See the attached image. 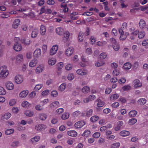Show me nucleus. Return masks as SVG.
<instances>
[{"label": "nucleus", "instance_id": "11", "mask_svg": "<svg viewBox=\"0 0 148 148\" xmlns=\"http://www.w3.org/2000/svg\"><path fill=\"white\" fill-rule=\"evenodd\" d=\"M44 68V65L42 64L39 65L36 69V73L38 74L41 73L43 70Z\"/></svg>", "mask_w": 148, "mask_h": 148}, {"label": "nucleus", "instance_id": "30", "mask_svg": "<svg viewBox=\"0 0 148 148\" xmlns=\"http://www.w3.org/2000/svg\"><path fill=\"white\" fill-rule=\"evenodd\" d=\"M64 40L65 41H67L70 36V33L68 31H66L64 32Z\"/></svg>", "mask_w": 148, "mask_h": 148}, {"label": "nucleus", "instance_id": "45", "mask_svg": "<svg viewBox=\"0 0 148 148\" xmlns=\"http://www.w3.org/2000/svg\"><path fill=\"white\" fill-rule=\"evenodd\" d=\"M66 87V85L65 83L62 84L59 87L58 89L59 90L62 91L65 90Z\"/></svg>", "mask_w": 148, "mask_h": 148}, {"label": "nucleus", "instance_id": "51", "mask_svg": "<svg viewBox=\"0 0 148 148\" xmlns=\"http://www.w3.org/2000/svg\"><path fill=\"white\" fill-rule=\"evenodd\" d=\"M90 134V131L89 130H86L83 134L82 135L86 137L88 136Z\"/></svg>", "mask_w": 148, "mask_h": 148}, {"label": "nucleus", "instance_id": "39", "mask_svg": "<svg viewBox=\"0 0 148 148\" xmlns=\"http://www.w3.org/2000/svg\"><path fill=\"white\" fill-rule=\"evenodd\" d=\"M99 119V117L98 116L95 115L92 116L90 118V121L92 122H95L97 121Z\"/></svg>", "mask_w": 148, "mask_h": 148}, {"label": "nucleus", "instance_id": "4", "mask_svg": "<svg viewBox=\"0 0 148 148\" xmlns=\"http://www.w3.org/2000/svg\"><path fill=\"white\" fill-rule=\"evenodd\" d=\"M85 124V122L83 121H81L76 123L74 125V127L76 129H79L82 127Z\"/></svg>", "mask_w": 148, "mask_h": 148}, {"label": "nucleus", "instance_id": "19", "mask_svg": "<svg viewBox=\"0 0 148 148\" xmlns=\"http://www.w3.org/2000/svg\"><path fill=\"white\" fill-rule=\"evenodd\" d=\"M21 105L23 107L28 108L31 106V104L26 101H24L22 103Z\"/></svg>", "mask_w": 148, "mask_h": 148}, {"label": "nucleus", "instance_id": "64", "mask_svg": "<svg viewBox=\"0 0 148 148\" xmlns=\"http://www.w3.org/2000/svg\"><path fill=\"white\" fill-rule=\"evenodd\" d=\"M90 40L91 44L93 45V44H95L96 40L95 37L92 36L90 37Z\"/></svg>", "mask_w": 148, "mask_h": 148}, {"label": "nucleus", "instance_id": "16", "mask_svg": "<svg viewBox=\"0 0 148 148\" xmlns=\"http://www.w3.org/2000/svg\"><path fill=\"white\" fill-rule=\"evenodd\" d=\"M41 53V49L40 48H37L35 50L34 53V56L35 57L38 58L40 56Z\"/></svg>", "mask_w": 148, "mask_h": 148}, {"label": "nucleus", "instance_id": "31", "mask_svg": "<svg viewBox=\"0 0 148 148\" xmlns=\"http://www.w3.org/2000/svg\"><path fill=\"white\" fill-rule=\"evenodd\" d=\"M37 63L36 59H34L30 61L29 63V66L31 67H33L36 65Z\"/></svg>", "mask_w": 148, "mask_h": 148}, {"label": "nucleus", "instance_id": "49", "mask_svg": "<svg viewBox=\"0 0 148 148\" xmlns=\"http://www.w3.org/2000/svg\"><path fill=\"white\" fill-rule=\"evenodd\" d=\"M14 131V130L13 129H8L5 130V134L7 135H10L13 133Z\"/></svg>", "mask_w": 148, "mask_h": 148}, {"label": "nucleus", "instance_id": "62", "mask_svg": "<svg viewBox=\"0 0 148 148\" xmlns=\"http://www.w3.org/2000/svg\"><path fill=\"white\" fill-rule=\"evenodd\" d=\"M131 87L130 85H125L123 86L122 89L124 91L128 90L130 89Z\"/></svg>", "mask_w": 148, "mask_h": 148}, {"label": "nucleus", "instance_id": "57", "mask_svg": "<svg viewBox=\"0 0 148 148\" xmlns=\"http://www.w3.org/2000/svg\"><path fill=\"white\" fill-rule=\"evenodd\" d=\"M99 56L101 59H104L106 58L107 54L105 52H103L100 54Z\"/></svg>", "mask_w": 148, "mask_h": 148}, {"label": "nucleus", "instance_id": "41", "mask_svg": "<svg viewBox=\"0 0 148 148\" xmlns=\"http://www.w3.org/2000/svg\"><path fill=\"white\" fill-rule=\"evenodd\" d=\"M90 88L87 86L84 87L82 89V91L83 93H88L90 92Z\"/></svg>", "mask_w": 148, "mask_h": 148}, {"label": "nucleus", "instance_id": "8", "mask_svg": "<svg viewBox=\"0 0 148 148\" xmlns=\"http://www.w3.org/2000/svg\"><path fill=\"white\" fill-rule=\"evenodd\" d=\"M56 62V60L53 57H49L48 59V64L49 65L53 66Z\"/></svg>", "mask_w": 148, "mask_h": 148}, {"label": "nucleus", "instance_id": "43", "mask_svg": "<svg viewBox=\"0 0 148 148\" xmlns=\"http://www.w3.org/2000/svg\"><path fill=\"white\" fill-rule=\"evenodd\" d=\"M105 64L104 61L102 60H99L95 63V65L97 67L102 66Z\"/></svg>", "mask_w": 148, "mask_h": 148}, {"label": "nucleus", "instance_id": "10", "mask_svg": "<svg viewBox=\"0 0 148 148\" xmlns=\"http://www.w3.org/2000/svg\"><path fill=\"white\" fill-rule=\"evenodd\" d=\"M78 14V13L77 12H74L71 13L69 16L71 19L72 20H77L78 19V16L77 15Z\"/></svg>", "mask_w": 148, "mask_h": 148}, {"label": "nucleus", "instance_id": "59", "mask_svg": "<svg viewBox=\"0 0 148 148\" xmlns=\"http://www.w3.org/2000/svg\"><path fill=\"white\" fill-rule=\"evenodd\" d=\"M6 93L5 90L3 87H0V95H4Z\"/></svg>", "mask_w": 148, "mask_h": 148}, {"label": "nucleus", "instance_id": "46", "mask_svg": "<svg viewBox=\"0 0 148 148\" xmlns=\"http://www.w3.org/2000/svg\"><path fill=\"white\" fill-rule=\"evenodd\" d=\"M47 116L46 114H40L39 115V119L41 120H45L47 118Z\"/></svg>", "mask_w": 148, "mask_h": 148}, {"label": "nucleus", "instance_id": "36", "mask_svg": "<svg viewBox=\"0 0 148 148\" xmlns=\"http://www.w3.org/2000/svg\"><path fill=\"white\" fill-rule=\"evenodd\" d=\"M137 114V111L135 110H132L129 112V115L130 117H134Z\"/></svg>", "mask_w": 148, "mask_h": 148}, {"label": "nucleus", "instance_id": "17", "mask_svg": "<svg viewBox=\"0 0 148 148\" xmlns=\"http://www.w3.org/2000/svg\"><path fill=\"white\" fill-rule=\"evenodd\" d=\"M93 112V110L91 109L86 111H84L82 112L83 116L89 117L92 114Z\"/></svg>", "mask_w": 148, "mask_h": 148}, {"label": "nucleus", "instance_id": "52", "mask_svg": "<svg viewBox=\"0 0 148 148\" xmlns=\"http://www.w3.org/2000/svg\"><path fill=\"white\" fill-rule=\"evenodd\" d=\"M43 86L42 84H39L36 85L34 88V90L36 91L39 90Z\"/></svg>", "mask_w": 148, "mask_h": 148}, {"label": "nucleus", "instance_id": "21", "mask_svg": "<svg viewBox=\"0 0 148 148\" xmlns=\"http://www.w3.org/2000/svg\"><path fill=\"white\" fill-rule=\"evenodd\" d=\"M139 25L140 28L143 29L146 26V23L144 20L141 19L140 20Z\"/></svg>", "mask_w": 148, "mask_h": 148}, {"label": "nucleus", "instance_id": "9", "mask_svg": "<svg viewBox=\"0 0 148 148\" xmlns=\"http://www.w3.org/2000/svg\"><path fill=\"white\" fill-rule=\"evenodd\" d=\"M60 106V103L58 101H54L52 102L49 105V108L52 109L57 108Z\"/></svg>", "mask_w": 148, "mask_h": 148}, {"label": "nucleus", "instance_id": "61", "mask_svg": "<svg viewBox=\"0 0 148 148\" xmlns=\"http://www.w3.org/2000/svg\"><path fill=\"white\" fill-rule=\"evenodd\" d=\"M11 116V114L10 113H7L3 115V119L7 120Z\"/></svg>", "mask_w": 148, "mask_h": 148}, {"label": "nucleus", "instance_id": "48", "mask_svg": "<svg viewBox=\"0 0 148 148\" xmlns=\"http://www.w3.org/2000/svg\"><path fill=\"white\" fill-rule=\"evenodd\" d=\"M137 121V119L135 118H132L130 119L128 121L129 125H133Z\"/></svg>", "mask_w": 148, "mask_h": 148}, {"label": "nucleus", "instance_id": "44", "mask_svg": "<svg viewBox=\"0 0 148 148\" xmlns=\"http://www.w3.org/2000/svg\"><path fill=\"white\" fill-rule=\"evenodd\" d=\"M62 9L63 10V12L64 13L67 12L68 11V8L65 4H61L60 6Z\"/></svg>", "mask_w": 148, "mask_h": 148}, {"label": "nucleus", "instance_id": "40", "mask_svg": "<svg viewBox=\"0 0 148 148\" xmlns=\"http://www.w3.org/2000/svg\"><path fill=\"white\" fill-rule=\"evenodd\" d=\"M21 42L22 43L26 45H29L30 43V41L29 39H25L24 38L21 39Z\"/></svg>", "mask_w": 148, "mask_h": 148}, {"label": "nucleus", "instance_id": "2", "mask_svg": "<svg viewBox=\"0 0 148 148\" xmlns=\"http://www.w3.org/2000/svg\"><path fill=\"white\" fill-rule=\"evenodd\" d=\"M96 99V97L93 95H90L88 97L84 99V103H88L90 101H92Z\"/></svg>", "mask_w": 148, "mask_h": 148}, {"label": "nucleus", "instance_id": "37", "mask_svg": "<svg viewBox=\"0 0 148 148\" xmlns=\"http://www.w3.org/2000/svg\"><path fill=\"white\" fill-rule=\"evenodd\" d=\"M18 26V19H16L13 23L12 27L14 29L17 28Z\"/></svg>", "mask_w": 148, "mask_h": 148}, {"label": "nucleus", "instance_id": "53", "mask_svg": "<svg viewBox=\"0 0 148 148\" xmlns=\"http://www.w3.org/2000/svg\"><path fill=\"white\" fill-rule=\"evenodd\" d=\"M63 66V64L62 62H60L58 63L57 64L58 70L60 71H61Z\"/></svg>", "mask_w": 148, "mask_h": 148}, {"label": "nucleus", "instance_id": "27", "mask_svg": "<svg viewBox=\"0 0 148 148\" xmlns=\"http://www.w3.org/2000/svg\"><path fill=\"white\" fill-rule=\"evenodd\" d=\"M119 134L122 136L125 137L129 135L130 132L127 131L123 130L119 133Z\"/></svg>", "mask_w": 148, "mask_h": 148}, {"label": "nucleus", "instance_id": "58", "mask_svg": "<svg viewBox=\"0 0 148 148\" xmlns=\"http://www.w3.org/2000/svg\"><path fill=\"white\" fill-rule=\"evenodd\" d=\"M120 145V144L119 143H116L112 145L111 148H118Z\"/></svg>", "mask_w": 148, "mask_h": 148}, {"label": "nucleus", "instance_id": "63", "mask_svg": "<svg viewBox=\"0 0 148 148\" xmlns=\"http://www.w3.org/2000/svg\"><path fill=\"white\" fill-rule=\"evenodd\" d=\"M112 46L114 49L115 51H118L120 48L119 45L117 43L113 45Z\"/></svg>", "mask_w": 148, "mask_h": 148}, {"label": "nucleus", "instance_id": "23", "mask_svg": "<svg viewBox=\"0 0 148 148\" xmlns=\"http://www.w3.org/2000/svg\"><path fill=\"white\" fill-rule=\"evenodd\" d=\"M96 102H97V106L99 107H102L105 104V102L99 98L96 100Z\"/></svg>", "mask_w": 148, "mask_h": 148}, {"label": "nucleus", "instance_id": "26", "mask_svg": "<svg viewBox=\"0 0 148 148\" xmlns=\"http://www.w3.org/2000/svg\"><path fill=\"white\" fill-rule=\"evenodd\" d=\"M46 32L45 27L43 25H41L40 27V32L42 35H44Z\"/></svg>", "mask_w": 148, "mask_h": 148}, {"label": "nucleus", "instance_id": "42", "mask_svg": "<svg viewBox=\"0 0 148 148\" xmlns=\"http://www.w3.org/2000/svg\"><path fill=\"white\" fill-rule=\"evenodd\" d=\"M84 33L82 32H80L79 33L78 35V40L80 42H82L84 39Z\"/></svg>", "mask_w": 148, "mask_h": 148}, {"label": "nucleus", "instance_id": "25", "mask_svg": "<svg viewBox=\"0 0 148 148\" xmlns=\"http://www.w3.org/2000/svg\"><path fill=\"white\" fill-rule=\"evenodd\" d=\"M29 92V91L27 90H24L20 92L19 95L22 98H24L26 97Z\"/></svg>", "mask_w": 148, "mask_h": 148}, {"label": "nucleus", "instance_id": "24", "mask_svg": "<svg viewBox=\"0 0 148 148\" xmlns=\"http://www.w3.org/2000/svg\"><path fill=\"white\" fill-rule=\"evenodd\" d=\"M69 116V113L65 112L61 115L60 117L62 119L65 120L68 119Z\"/></svg>", "mask_w": 148, "mask_h": 148}, {"label": "nucleus", "instance_id": "29", "mask_svg": "<svg viewBox=\"0 0 148 148\" xmlns=\"http://www.w3.org/2000/svg\"><path fill=\"white\" fill-rule=\"evenodd\" d=\"M6 87L8 90H12L13 89L14 86L12 83L11 82H9L6 83Z\"/></svg>", "mask_w": 148, "mask_h": 148}, {"label": "nucleus", "instance_id": "13", "mask_svg": "<svg viewBox=\"0 0 148 148\" xmlns=\"http://www.w3.org/2000/svg\"><path fill=\"white\" fill-rule=\"evenodd\" d=\"M73 47H69L66 50L65 54L67 56H70L73 53Z\"/></svg>", "mask_w": 148, "mask_h": 148}, {"label": "nucleus", "instance_id": "1", "mask_svg": "<svg viewBox=\"0 0 148 148\" xmlns=\"http://www.w3.org/2000/svg\"><path fill=\"white\" fill-rule=\"evenodd\" d=\"M9 74L8 71L7 67L5 65H3L0 67V77L3 79L5 78Z\"/></svg>", "mask_w": 148, "mask_h": 148}, {"label": "nucleus", "instance_id": "28", "mask_svg": "<svg viewBox=\"0 0 148 148\" xmlns=\"http://www.w3.org/2000/svg\"><path fill=\"white\" fill-rule=\"evenodd\" d=\"M67 134L69 136L72 137H76L77 135V132L75 130H70L68 131Z\"/></svg>", "mask_w": 148, "mask_h": 148}, {"label": "nucleus", "instance_id": "3", "mask_svg": "<svg viewBox=\"0 0 148 148\" xmlns=\"http://www.w3.org/2000/svg\"><path fill=\"white\" fill-rule=\"evenodd\" d=\"M76 73L79 75H85L87 73L88 71L82 68L78 69L76 71Z\"/></svg>", "mask_w": 148, "mask_h": 148}, {"label": "nucleus", "instance_id": "55", "mask_svg": "<svg viewBox=\"0 0 148 148\" xmlns=\"http://www.w3.org/2000/svg\"><path fill=\"white\" fill-rule=\"evenodd\" d=\"M72 64L68 63L65 66L66 69L68 71L70 70L72 68Z\"/></svg>", "mask_w": 148, "mask_h": 148}, {"label": "nucleus", "instance_id": "18", "mask_svg": "<svg viewBox=\"0 0 148 148\" xmlns=\"http://www.w3.org/2000/svg\"><path fill=\"white\" fill-rule=\"evenodd\" d=\"M133 83L134 87L136 88L140 87L142 85V83L138 79H136L134 80Z\"/></svg>", "mask_w": 148, "mask_h": 148}, {"label": "nucleus", "instance_id": "33", "mask_svg": "<svg viewBox=\"0 0 148 148\" xmlns=\"http://www.w3.org/2000/svg\"><path fill=\"white\" fill-rule=\"evenodd\" d=\"M147 102V100L144 98L140 99L138 101V103L141 105H143L145 104Z\"/></svg>", "mask_w": 148, "mask_h": 148}, {"label": "nucleus", "instance_id": "20", "mask_svg": "<svg viewBox=\"0 0 148 148\" xmlns=\"http://www.w3.org/2000/svg\"><path fill=\"white\" fill-rule=\"evenodd\" d=\"M56 32L57 34L59 35H62L64 32V29L63 28L59 27L56 29Z\"/></svg>", "mask_w": 148, "mask_h": 148}, {"label": "nucleus", "instance_id": "6", "mask_svg": "<svg viewBox=\"0 0 148 148\" xmlns=\"http://www.w3.org/2000/svg\"><path fill=\"white\" fill-rule=\"evenodd\" d=\"M58 49V46L56 45H53L50 50V54L51 55H54L57 52Z\"/></svg>", "mask_w": 148, "mask_h": 148}, {"label": "nucleus", "instance_id": "5", "mask_svg": "<svg viewBox=\"0 0 148 148\" xmlns=\"http://www.w3.org/2000/svg\"><path fill=\"white\" fill-rule=\"evenodd\" d=\"M46 127V126L44 125L39 124L36 125L35 129L36 131L39 132L45 130Z\"/></svg>", "mask_w": 148, "mask_h": 148}, {"label": "nucleus", "instance_id": "12", "mask_svg": "<svg viewBox=\"0 0 148 148\" xmlns=\"http://www.w3.org/2000/svg\"><path fill=\"white\" fill-rule=\"evenodd\" d=\"M40 139V137L39 136H36L32 138L30 140V142L34 145L36 144V143L39 141Z\"/></svg>", "mask_w": 148, "mask_h": 148}, {"label": "nucleus", "instance_id": "7", "mask_svg": "<svg viewBox=\"0 0 148 148\" xmlns=\"http://www.w3.org/2000/svg\"><path fill=\"white\" fill-rule=\"evenodd\" d=\"M72 116L73 118L77 119L80 118L83 115L82 113H81L79 111L77 110L73 112L72 114Z\"/></svg>", "mask_w": 148, "mask_h": 148}, {"label": "nucleus", "instance_id": "56", "mask_svg": "<svg viewBox=\"0 0 148 148\" xmlns=\"http://www.w3.org/2000/svg\"><path fill=\"white\" fill-rule=\"evenodd\" d=\"M103 4H104L105 10L106 11H109L110 10V8L107 6V5L108 4V2H105L103 3Z\"/></svg>", "mask_w": 148, "mask_h": 148}, {"label": "nucleus", "instance_id": "38", "mask_svg": "<svg viewBox=\"0 0 148 148\" xmlns=\"http://www.w3.org/2000/svg\"><path fill=\"white\" fill-rule=\"evenodd\" d=\"M64 110L63 108H61L58 109L55 111L56 114L57 115H60L64 112Z\"/></svg>", "mask_w": 148, "mask_h": 148}, {"label": "nucleus", "instance_id": "47", "mask_svg": "<svg viewBox=\"0 0 148 148\" xmlns=\"http://www.w3.org/2000/svg\"><path fill=\"white\" fill-rule=\"evenodd\" d=\"M145 35V33L144 31L142 30L138 32V37L140 39H141L144 38Z\"/></svg>", "mask_w": 148, "mask_h": 148}, {"label": "nucleus", "instance_id": "60", "mask_svg": "<svg viewBox=\"0 0 148 148\" xmlns=\"http://www.w3.org/2000/svg\"><path fill=\"white\" fill-rule=\"evenodd\" d=\"M18 141H15L12 143L11 146L14 148H16L18 147Z\"/></svg>", "mask_w": 148, "mask_h": 148}, {"label": "nucleus", "instance_id": "14", "mask_svg": "<svg viewBox=\"0 0 148 148\" xmlns=\"http://www.w3.org/2000/svg\"><path fill=\"white\" fill-rule=\"evenodd\" d=\"M39 32V30L37 28H34L32 31L31 36L32 38H35L37 36Z\"/></svg>", "mask_w": 148, "mask_h": 148}, {"label": "nucleus", "instance_id": "34", "mask_svg": "<svg viewBox=\"0 0 148 148\" xmlns=\"http://www.w3.org/2000/svg\"><path fill=\"white\" fill-rule=\"evenodd\" d=\"M24 114L27 116L31 117L34 114V112L32 111L27 110L25 112Z\"/></svg>", "mask_w": 148, "mask_h": 148}, {"label": "nucleus", "instance_id": "35", "mask_svg": "<svg viewBox=\"0 0 148 148\" xmlns=\"http://www.w3.org/2000/svg\"><path fill=\"white\" fill-rule=\"evenodd\" d=\"M107 43V42L106 41H99L96 42V45L99 47H103Z\"/></svg>", "mask_w": 148, "mask_h": 148}, {"label": "nucleus", "instance_id": "22", "mask_svg": "<svg viewBox=\"0 0 148 148\" xmlns=\"http://www.w3.org/2000/svg\"><path fill=\"white\" fill-rule=\"evenodd\" d=\"M123 122L122 121H119L117 122V125L114 128V130L116 131H118L121 129L123 126Z\"/></svg>", "mask_w": 148, "mask_h": 148}, {"label": "nucleus", "instance_id": "15", "mask_svg": "<svg viewBox=\"0 0 148 148\" xmlns=\"http://www.w3.org/2000/svg\"><path fill=\"white\" fill-rule=\"evenodd\" d=\"M14 40L15 42V43L14 44L13 47L14 49L16 51H18V38L15 37L14 39Z\"/></svg>", "mask_w": 148, "mask_h": 148}, {"label": "nucleus", "instance_id": "54", "mask_svg": "<svg viewBox=\"0 0 148 148\" xmlns=\"http://www.w3.org/2000/svg\"><path fill=\"white\" fill-rule=\"evenodd\" d=\"M42 52L44 54L46 53L47 51V46L46 45H42Z\"/></svg>", "mask_w": 148, "mask_h": 148}, {"label": "nucleus", "instance_id": "32", "mask_svg": "<svg viewBox=\"0 0 148 148\" xmlns=\"http://www.w3.org/2000/svg\"><path fill=\"white\" fill-rule=\"evenodd\" d=\"M132 65L129 62H126L124 64L123 66V68L125 70H128L130 69Z\"/></svg>", "mask_w": 148, "mask_h": 148}, {"label": "nucleus", "instance_id": "50", "mask_svg": "<svg viewBox=\"0 0 148 148\" xmlns=\"http://www.w3.org/2000/svg\"><path fill=\"white\" fill-rule=\"evenodd\" d=\"M119 95L117 94H115L112 95L110 97L111 100H115L117 99L119 97Z\"/></svg>", "mask_w": 148, "mask_h": 148}]
</instances>
